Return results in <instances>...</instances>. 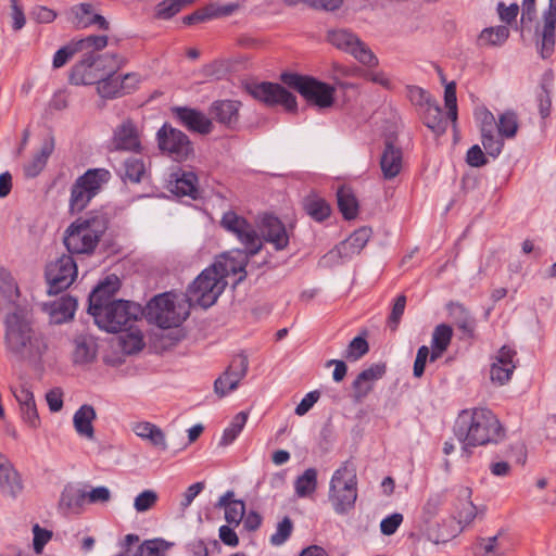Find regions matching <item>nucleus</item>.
Instances as JSON below:
<instances>
[{
    "instance_id": "58",
    "label": "nucleus",
    "mask_w": 556,
    "mask_h": 556,
    "mask_svg": "<svg viewBox=\"0 0 556 556\" xmlns=\"http://www.w3.org/2000/svg\"><path fill=\"white\" fill-rule=\"evenodd\" d=\"M159 500V495L153 490H144L139 493L134 501V508L137 513H144L153 508Z\"/></svg>"
},
{
    "instance_id": "2",
    "label": "nucleus",
    "mask_w": 556,
    "mask_h": 556,
    "mask_svg": "<svg viewBox=\"0 0 556 556\" xmlns=\"http://www.w3.org/2000/svg\"><path fill=\"white\" fill-rule=\"evenodd\" d=\"M454 434L465 446L497 443L505 435L497 417L483 407L462 410L454 424Z\"/></svg>"
},
{
    "instance_id": "30",
    "label": "nucleus",
    "mask_w": 556,
    "mask_h": 556,
    "mask_svg": "<svg viewBox=\"0 0 556 556\" xmlns=\"http://www.w3.org/2000/svg\"><path fill=\"white\" fill-rule=\"evenodd\" d=\"M240 103L232 100H219L212 103L210 115L216 122L232 128L239 121Z\"/></svg>"
},
{
    "instance_id": "27",
    "label": "nucleus",
    "mask_w": 556,
    "mask_h": 556,
    "mask_svg": "<svg viewBox=\"0 0 556 556\" xmlns=\"http://www.w3.org/2000/svg\"><path fill=\"white\" fill-rule=\"evenodd\" d=\"M371 236V229L362 227L355 230L346 240L336 247L334 250L330 251L329 256L339 255L343 257L358 254L367 244Z\"/></svg>"
},
{
    "instance_id": "7",
    "label": "nucleus",
    "mask_w": 556,
    "mask_h": 556,
    "mask_svg": "<svg viewBox=\"0 0 556 556\" xmlns=\"http://www.w3.org/2000/svg\"><path fill=\"white\" fill-rule=\"evenodd\" d=\"M142 315L141 306L135 302L117 300L93 313L96 324L108 332H118L131 326Z\"/></svg>"
},
{
    "instance_id": "26",
    "label": "nucleus",
    "mask_w": 556,
    "mask_h": 556,
    "mask_svg": "<svg viewBox=\"0 0 556 556\" xmlns=\"http://www.w3.org/2000/svg\"><path fill=\"white\" fill-rule=\"evenodd\" d=\"M544 25L541 33V55L548 58L555 47V28H556V0H549L548 9L543 15Z\"/></svg>"
},
{
    "instance_id": "9",
    "label": "nucleus",
    "mask_w": 556,
    "mask_h": 556,
    "mask_svg": "<svg viewBox=\"0 0 556 556\" xmlns=\"http://www.w3.org/2000/svg\"><path fill=\"white\" fill-rule=\"evenodd\" d=\"M189 315L184 303H176L172 293L154 296L147 306V317L160 328L178 327Z\"/></svg>"
},
{
    "instance_id": "18",
    "label": "nucleus",
    "mask_w": 556,
    "mask_h": 556,
    "mask_svg": "<svg viewBox=\"0 0 556 556\" xmlns=\"http://www.w3.org/2000/svg\"><path fill=\"white\" fill-rule=\"evenodd\" d=\"M112 149L115 151L140 152L141 131L131 119H125L117 125L111 139Z\"/></svg>"
},
{
    "instance_id": "64",
    "label": "nucleus",
    "mask_w": 556,
    "mask_h": 556,
    "mask_svg": "<svg viewBox=\"0 0 556 556\" xmlns=\"http://www.w3.org/2000/svg\"><path fill=\"white\" fill-rule=\"evenodd\" d=\"M112 494L106 486H97L86 492V501L90 504H104L111 501Z\"/></svg>"
},
{
    "instance_id": "11",
    "label": "nucleus",
    "mask_w": 556,
    "mask_h": 556,
    "mask_svg": "<svg viewBox=\"0 0 556 556\" xmlns=\"http://www.w3.org/2000/svg\"><path fill=\"white\" fill-rule=\"evenodd\" d=\"M48 294H58L66 290L77 277V265L72 255L62 254L46 266Z\"/></svg>"
},
{
    "instance_id": "37",
    "label": "nucleus",
    "mask_w": 556,
    "mask_h": 556,
    "mask_svg": "<svg viewBox=\"0 0 556 556\" xmlns=\"http://www.w3.org/2000/svg\"><path fill=\"white\" fill-rule=\"evenodd\" d=\"M403 157L399 148L388 143L380 159V167L386 179H393L402 170Z\"/></svg>"
},
{
    "instance_id": "40",
    "label": "nucleus",
    "mask_w": 556,
    "mask_h": 556,
    "mask_svg": "<svg viewBox=\"0 0 556 556\" xmlns=\"http://www.w3.org/2000/svg\"><path fill=\"white\" fill-rule=\"evenodd\" d=\"M338 207L345 219H354L358 214V201L352 191L341 187L337 192Z\"/></svg>"
},
{
    "instance_id": "5",
    "label": "nucleus",
    "mask_w": 556,
    "mask_h": 556,
    "mask_svg": "<svg viewBox=\"0 0 556 556\" xmlns=\"http://www.w3.org/2000/svg\"><path fill=\"white\" fill-rule=\"evenodd\" d=\"M328 500L339 515H345L354 508L357 500V476L356 467L352 462H343L333 472L329 483Z\"/></svg>"
},
{
    "instance_id": "52",
    "label": "nucleus",
    "mask_w": 556,
    "mask_h": 556,
    "mask_svg": "<svg viewBox=\"0 0 556 556\" xmlns=\"http://www.w3.org/2000/svg\"><path fill=\"white\" fill-rule=\"evenodd\" d=\"M54 148L55 139L54 136L49 131L42 138L39 151L37 152V174L45 168L48 159L54 151Z\"/></svg>"
},
{
    "instance_id": "63",
    "label": "nucleus",
    "mask_w": 556,
    "mask_h": 556,
    "mask_svg": "<svg viewBox=\"0 0 556 556\" xmlns=\"http://www.w3.org/2000/svg\"><path fill=\"white\" fill-rule=\"evenodd\" d=\"M475 116L479 122L481 134H490V131L494 130L495 117L488 109L480 108L476 110Z\"/></svg>"
},
{
    "instance_id": "61",
    "label": "nucleus",
    "mask_w": 556,
    "mask_h": 556,
    "mask_svg": "<svg viewBox=\"0 0 556 556\" xmlns=\"http://www.w3.org/2000/svg\"><path fill=\"white\" fill-rule=\"evenodd\" d=\"M444 101L447 108V117L452 122L457 119V99H456V84L454 81L447 84L444 90Z\"/></svg>"
},
{
    "instance_id": "35",
    "label": "nucleus",
    "mask_w": 556,
    "mask_h": 556,
    "mask_svg": "<svg viewBox=\"0 0 556 556\" xmlns=\"http://www.w3.org/2000/svg\"><path fill=\"white\" fill-rule=\"evenodd\" d=\"M73 362L76 365H85L94 361L97 344L91 336L79 334L73 341Z\"/></svg>"
},
{
    "instance_id": "19",
    "label": "nucleus",
    "mask_w": 556,
    "mask_h": 556,
    "mask_svg": "<svg viewBox=\"0 0 556 556\" xmlns=\"http://www.w3.org/2000/svg\"><path fill=\"white\" fill-rule=\"evenodd\" d=\"M12 393L18 403L23 420L33 426L35 424V400L31 378L21 376L12 387Z\"/></svg>"
},
{
    "instance_id": "44",
    "label": "nucleus",
    "mask_w": 556,
    "mask_h": 556,
    "mask_svg": "<svg viewBox=\"0 0 556 556\" xmlns=\"http://www.w3.org/2000/svg\"><path fill=\"white\" fill-rule=\"evenodd\" d=\"M118 342L122 351L126 354L137 353L144 346L141 331L132 329L131 326H129V329L119 336Z\"/></svg>"
},
{
    "instance_id": "34",
    "label": "nucleus",
    "mask_w": 556,
    "mask_h": 556,
    "mask_svg": "<svg viewBox=\"0 0 556 556\" xmlns=\"http://www.w3.org/2000/svg\"><path fill=\"white\" fill-rule=\"evenodd\" d=\"M74 15L73 23L78 29L97 25L100 29H108V21L100 14L93 12L90 3H80L72 9Z\"/></svg>"
},
{
    "instance_id": "12",
    "label": "nucleus",
    "mask_w": 556,
    "mask_h": 556,
    "mask_svg": "<svg viewBox=\"0 0 556 556\" xmlns=\"http://www.w3.org/2000/svg\"><path fill=\"white\" fill-rule=\"evenodd\" d=\"M160 150L176 162H182L193 155V146L188 136L167 124L157 131Z\"/></svg>"
},
{
    "instance_id": "28",
    "label": "nucleus",
    "mask_w": 556,
    "mask_h": 556,
    "mask_svg": "<svg viewBox=\"0 0 556 556\" xmlns=\"http://www.w3.org/2000/svg\"><path fill=\"white\" fill-rule=\"evenodd\" d=\"M174 112L180 123L189 130L199 134H210L212 131V121L202 112L188 108H176Z\"/></svg>"
},
{
    "instance_id": "10",
    "label": "nucleus",
    "mask_w": 556,
    "mask_h": 556,
    "mask_svg": "<svg viewBox=\"0 0 556 556\" xmlns=\"http://www.w3.org/2000/svg\"><path fill=\"white\" fill-rule=\"evenodd\" d=\"M111 178L105 168L88 169L78 177L71 190L70 207L72 212L79 213L85 210L93 197L98 194L104 184Z\"/></svg>"
},
{
    "instance_id": "56",
    "label": "nucleus",
    "mask_w": 556,
    "mask_h": 556,
    "mask_svg": "<svg viewBox=\"0 0 556 556\" xmlns=\"http://www.w3.org/2000/svg\"><path fill=\"white\" fill-rule=\"evenodd\" d=\"M241 380L242 379H236L235 376L228 374L226 369L224 374L215 380L214 390L218 396H225L230 391L236 390Z\"/></svg>"
},
{
    "instance_id": "50",
    "label": "nucleus",
    "mask_w": 556,
    "mask_h": 556,
    "mask_svg": "<svg viewBox=\"0 0 556 556\" xmlns=\"http://www.w3.org/2000/svg\"><path fill=\"white\" fill-rule=\"evenodd\" d=\"M498 535L490 538H479L473 545L475 556H503L498 548Z\"/></svg>"
},
{
    "instance_id": "41",
    "label": "nucleus",
    "mask_w": 556,
    "mask_h": 556,
    "mask_svg": "<svg viewBox=\"0 0 556 556\" xmlns=\"http://www.w3.org/2000/svg\"><path fill=\"white\" fill-rule=\"evenodd\" d=\"M444 494L440 492L431 493L426 498L420 510V521L428 526L439 515L441 507L444 504Z\"/></svg>"
},
{
    "instance_id": "31",
    "label": "nucleus",
    "mask_w": 556,
    "mask_h": 556,
    "mask_svg": "<svg viewBox=\"0 0 556 556\" xmlns=\"http://www.w3.org/2000/svg\"><path fill=\"white\" fill-rule=\"evenodd\" d=\"M85 502L86 491L75 484L68 483L61 493L59 509L65 515L79 514L83 510Z\"/></svg>"
},
{
    "instance_id": "38",
    "label": "nucleus",
    "mask_w": 556,
    "mask_h": 556,
    "mask_svg": "<svg viewBox=\"0 0 556 556\" xmlns=\"http://www.w3.org/2000/svg\"><path fill=\"white\" fill-rule=\"evenodd\" d=\"M132 431L137 437L142 440L149 441L153 446L165 451L167 443L165 434L160 427L148 421L136 422L132 426Z\"/></svg>"
},
{
    "instance_id": "51",
    "label": "nucleus",
    "mask_w": 556,
    "mask_h": 556,
    "mask_svg": "<svg viewBox=\"0 0 556 556\" xmlns=\"http://www.w3.org/2000/svg\"><path fill=\"white\" fill-rule=\"evenodd\" d=\"M144 173L146 165L142 159L131 156L124 161V178L130 180L131 182H139Z\"/></svg>"
},
{
    "instance_id": "46",
    "label": "nucleus",
    "mask_w": 556,
    "mask_h": 556,
    "mask_svg": "<svg viewBox=\"0 0 556 556\" xmlns=\"http://www.w3.org/2000/svg\"><path fill=\"white\" fill-rule=\"evenodd\" d=\"M304 208L317 222H323L329 217L331 212L329 204L316 195H309L304 200Z\"/></svg>"
},
{
    "instance_id": "17",
    "label": "nucleus",
    "mask_w": 556,
    "mask_h": 556,
    "mask_svg": "<svg viewBox=\"0 0 556 556\" xmlns=\"http://www.w3.org/2000/svg\"><path fill=\"white\" fill-rule=\"evenodd\" d=\"M108 46V36L91 35L79 39H73L60 48L53 56L52 65L54 68L64 66L76 53L85 50H102Z\"/></svg>"
},
{
    "instance_id": "55",
    "label": "nucleus",
    "mask_w": 556,
    "mask_h": 556,
    "mask_svg": "<svg viewBox=\"0 0 556 556\" xmlns=\"http://www.w3.org/2000/svg\"><path fill=\"white\" fill-rule=\"evenodd\" d=\"M453 337V329L446 324L438 325L432 333L431 346L446 351Z\"/></svg>"
},
{
    "instance_id": "1",
    "label": "nucleus",
    "mask_w": 556,
    "mask_h": 556,
    "mask_svg": "<svg viewBox=\"0 0 556 556\" xmlns=\"http://www.w3.org/2000/svg\"><path fill=\"white\" fill-rule=\"evenodd\" d=\"M0 294L13 307L5 316V344L18 362L31 361L35 352V330L33 307L23 304L20 289L8 273H0Z\"/></svg>"
},
{
    "instance_id": "23",
    "label": "nucleus",
    "mask_w": 556,
    "mask_h": 556,
    "mask_svg": "<svg viewBox=\"0 0 556 556\" xmlns=\"http://www.w3.org/2000/svg\"><path fill=\"white\" fill-rule=\"evenodd\" d=\"M261 232L266 242L271 243L277 251L285 250L289 244V232L280 219L265 215L261 220Z\"/></svg>"
},
{
    "instance_id": "8",
    "label": "nucleus",
    "mask_w": 556,
    "mask_h": 556,
    "mask_svg": "<svg viewBox=\"0 0 556 556\" xmlns=\"http://www.w3.org/2000/svg\"><path fill=\"white\" fill-rule=\"evenodd\" d=\"M281 81L319 109H327L333 104L336 90L326 83L295 73L281 74Z\"/></svg>"
},
{
    "instance_id": "13",
    "label": "nucleus",
    "mask_w": 556,
    "mask_h": 556,
    "mask_svg": "<svg viewBox=\"0 0 556 556\" xmlns=\"http://www.w3.org/2000/svg\"><path fill=\"white\" fill-rule=\"evenodd\" d=\"M220 225L225 230L237 237L250 255H255L262 249V241L255 228L236 212L228 211L224 213Z\"/></svg>"
},
{
    "instance_id": "57",
    "label": "nucleus",
    "mask_w": 556,
    "mask_h": 556,
    "mask_svg": "<svg viewBox=\"0 0 556 556\" xmlns=\"http://www.w3.org/2000/svg\"><path fill=\"white\" fill-rule=\"evenodd\" d=\"M406 96L413 105L421 109H425L434 101V99L425 89L418 86H407Z\"/></svg>"
},
{
    "instance_id": "32",
    "label": "nucleus",
    "mask_w": 556,
    "mask_h": 556,
    "mask_svg": "<svg viewBox=\"0 0 556 556\" xmlns=\"http://www.w3.org/2000/svg\"><path fill=\"white\" fill-rule=\"evenodd\" d=\"M249 252L237 251L235 257L225 256L222 260L215 262L212 267L216 268V271L220 274L222 278L226 280L229 275L241 274L238 281H241L245 277L244 268L248 265Z\"/></svg>"
},
{
    "instance_id": "16",
    "label": "nucleus",
    "mask_w": 556,
    "mask_h": 556,
    "mask_svg": "<svg viewBox=\"0 0 556 556\" xmlns=\"http://www.w3.org/2000/svg\"><path fill=\"white\" fill-rule=\"evenodd\" d=\"M472 491L470 488L463 486L458 491L459 504L456 509L455 519L458 523V529L448 535L439 534L433 542L435 544L445 543L450 539L457 536L462 531L469 527L479 514H483L484 507L478 508L471 501Z\"/></svg>"
},
{
    "instance_id": "4",
    "label": "nucleus",
    "mask_w": 556,
    "mask_h": 556,
    "mask_svg": "<svg viewBox=\"0 0 556 556\" xmlns=\"http://www.w3.org/2000/svg\"><path fill=\"white\" fill-rule=\"evenodd\" d=\"M99 50L84 51L83 58L72 67L70 81L73 85L98 84L109 74L116 73L122 66V59L117 54H98Z\"/></svg>"
},
{
    "instance_id": "14",
    "label": "nucleus",
    "mask_w": 556,
    "mask_h": 556,
    "mask_svg": "<svg viewBox=\"0 0 556 556\" xmlns=\"http://www.w3.org/2000/svg\"><path fill=\"white\" fill-rule=\"evenodd\" d=\"M248 92L256 100L273 106L280 104L288 112L296 110L295 97L286 90L281 85L274 83H257L247 86Z\"/></svg>"
},
{
    "instance_id": "47",
    "label": "nucleus",
    "mask_w": 556,
    "mask_h": 556,
    "mask_svg": "<svg viewBox=\"0 0 556 556\" xmlns=\"http://www.w3.org/2000/svg\"><path fill=\"white\" fill-rule=\"evenodd\" d=\"M509 36V29L506 26L489 27L481 31L479 42L481 46H501Z\"/></svg>"
},
{
    "instance_id": "48",
    "label": "nucleus",
    "mask_w": 556,
    "mask_h": 556,
    "mask_svg": "<svg viewBox=\"0 0 556 556\" xmlns=\"http://www.w3.org/2000/svg\"><path fill=\"white\" fill-rule=\"evenodd\" d=\"M248 420V413L240 412L231 420L230 425L224 430L220 439V445H229L240 434Z\"/></svg>"
},
{
    "instance_id": "21",
    "label": "nucleus",
    "mask_w": 556,
    "mask_h": 556,
    "mask_svg": "<svg viewBox=\"0 0 556 556\" xmlns=\"http://www.w3.org/2000/svg\"><path fill=\"white\" fill-rule=\"evenodd\" d=\"M386 371L384 363L372 364L361 371L352 383L354 400L361 402L365 399L372 391L375 382L381 379Z\"/></svg>"
},
{
    "instance_id": "25",
    "label": "nucleus",
    "mask_w": 556,
    "mask_h": 556,
    "mask_svg": "<svg viewBox=\"0 0 556 556\" xmlns=\"http://www.w3.org/2000/svg\"><path fill=\"white\" fill-rule=\"evenodd\" d=\"M23 490V483L18 472L11 462L0 454V491L3 495L16 497Z\"/></svg>"
},
{
    "instance_id": "60",
    "label": "nucleus",
    "mask_w": 556,
    "mask_h": 556,
    "mask_svg": "<svg viewBox=\"0 0 556 556\" xmlns=\"http://www.w3.org/2000/svg\"><path fill=\"white\" fill-rule=\"evenodd\" d=\"M293 529L292 521L289 517H285L277 526V530L270 536V543L273 545L279 546L283 544L288 538L291 535Z\"/></svg>"
},
{
    "instance_id": "49",
    "label": "nucleus",
    "mask_w": 556,
    "mask_h": 556,
    "mask_svg": "<svg viewBox=\"0 0 556 556\" xmlns=\"http://www.w3.org/2000/svg\"><path fill=\"white\" fill-rule=\"evenodd\" d=\"M496 126L501 137L507 139L514 138L519 128L517 114L513 111L504 112L500 115Z\"/></svg>"
},
{
    "instance_id": "29",
    "label": "nucleus",
    "mask_w": 556,
    "mask_h": 556,
    "mask_svg": "<svg viewBox=\"0 0 556 556\" xmlns=\"http://www.w3.org/2000/svg\"><path fill=\"white\" fill-rule=\"evenodd\" d=\"M97 418L92 405L84 404L74 414L73 426L77 434L88 441L96 439L93 421Z\"/></svg>"
},
{
    "instance_id": "62",
    "label": "nucleus",
    "mask_w": 556,
    "mask_h": 556,
    "mask_svg": "<svg viewBox=\"0 0 556 556\" xmlns=\"http://www.w3.org/2000/svg\"><path fill=\"white\" fill-rule=\"evenodd\" d=\"M249 359L243 353L236 355L229 366L227 367L228 374L235 376L236 379H243L248 372Z\"/></svg>"
},
{
    "instance_id": "22",
    "label": "nucleus",
    "mask_w": 556,
    "mask_h": 556,
    "mask_svg": "<svg viewBox=\"0 0 556 556\" xmlns=\"http://www.w3.org/2000/svg\"><path fill=\"white\" fill-rule=\"evenodd\" d=\"M119 289V279L115 275L108 276L93 289L89 296L88 312L93 315L115 301L113 298Z\"/></svg>"
},
{
    "instance_id": "45",
    "label": "nucleus",
    "mask_w": 556,
    "mask_h": 556,
    "mask_svg": "<svg viewBox=\"0 0 556 556\" xmlns=\"http://www.w3.org/2000/svg\"><path fill=\"white\" fill-rule=\"evenodd\" d=\"M317 488V471L315 468H307L294 482L295 493L299 497H306L314 493Z\"/></svg>"
},
{
    "instance_id": "42",
    "label": "nucleus",
    "mask_w": 556,
    "mask_h": 556,
    "mask_svg": "<svg viewBox=\"0 0 556 556\" xmlns=\"http://www.w3.org/2000/svg\"><path fill=\"white\" fill-rule=\"evenodd\" d=\"M425 125L433 132L441 135L446 129V121L443 117L442 110L435 100L424 109Z\"/></svg>"
},
{
    "instance_id": "24",
    "label": "nucleus",
    "mask_w": 556,
    "mask_h": 556,
    "mask_svg": "<svg viewBox=\"0 0 556 556\" xmlns=\"http://www.w3.org/2000/svg\"><path fill=\"white\" fill-rule=\"evenodd\" d=\"M77 301L72 296H62L51 303L42 304V311L48 314L50 324H63L74 317Z\"/></svg>"
},
{
    "instance_id": "36",
    "label": "nucleus",
    "mask_w": 556,
    "mask_h": 556,
    "mask_svg": "<svg viewBox=\"0 0 556 556\" xmlns=\"http://www.w3.org/2000/svg\"><path fill=\"white\" fill-rule=\"evenodd\" d=\"M174 179L169 181V191L178 197L197 198L198 177L192 172H181L173 175Z\"/></svg>"
},
{
    "instance_id": "59",
    "label": "nucleus",
    "mask_w": 556,
    "mask_h": 556,
    "mask_svg": "<svg viewBox=\"0 0 556 556\" xmlns=\"http://www.w3.org/2000/svg\"><path fill=\"white\" fill-rule=\"evenodd\" d=\"M481 142L486 153L492 157L498 156L504 147L503 137L495 136L494 130L490 134H481Z\"/></svg>"
},
{
    "instance_id": "39",
    "label": "nucleus",
    "mask_w": 556,
    "mask_h": 556,
    "mask_svg": "<svg viewBox=\"0 0 556 556\" xmlns=\"http://www.w3.org/2000/svg\"><path fill=\"white\" fill-rule=\"evenodd\" d=\"M447 309L458 329L471 337L475 331V319L469 311L460 303H450Z\"/></svg>"
},
{
    "instance_id": "20",
    "label": "nucleus",
    "mask_w": 556,
    "mask_h": 556,
    "mask_svg": "<svg viewBox=\"0 0 556 556\" xmlns=\"http://www.w3.org/2000/svg\"><path fill=\"white\" fill-rule=\"evenodd\" d=\"M515 356L516 352L506 345L498 350L490 368V378L492 382L503 386L510 380L516 368V364L514 362Z\"/></svg>"
},
{
    "instance_id": "54",
    "label": "nucleus",
    "mask_w": 556,
    "mask_h": 556,
    "mask_svg": "<svg viewBox=\"0 0 556 556\" xmlns=\"http://www.w3.org/2000/svg\"><path fill=\"white\" fill-rule=\"evenodd\" d=\"M369 351L368 342L365 338L358 336L355 337L348 345L343 353V357L348 361H358Z\"/></svg>"
},
{
    "instance_id": "43",
    "label": "nucleus",
    "mask_w": 556,
    "mask_h": 556,
    "mask_svg": "<svg viewBox=\"0 0 556 556\" xmlns=\"http://www.w3.org/2000/svg\"><path fill=\"white\" fill-rule=\"evenodd\" d=\"M97 91L102 98L112 99L124 96L123 84L121 77L115 73L109 74L97 84Z\"/></svg>"
},
{
    "instance_id": "15",
    "label": "nucleus",
    "mask_w": 556,
    "mask_h": 556,
    "mask_svg": "<svg viewBox=\"0 0 556 556\" xmlns=\"http://www.w3.org/2000/svg\"><path fill=\"white\" fill-rule=\"evenodd\" d=\"M328 39L333 46L351 53L364 65L376 66L378 64L376 55L354 34L345 29L332 30L328 33Z\"/></svg>"
},
{
    "instance_id": "33",
    "label": "nucleus",
    "mask_w": 556,
    "mask_h": 556,
    "mask_svg": "<svg viewBox=\"0 0 556 556\" xmlns=\"http://www.w3.org/2000/svg\"><path fill=\"white\" fill-rule=\"evenodd\" d=\"M233 497L235 492L227 491L219 497L216 507L225 510V519L228 525L238 527L244 518L245 504L243 501L235 500Z\"/></svg>"
},
{
    "instance_id": "6",
    "label": "nucleus",
    "mask_w": 556,
    "mask_h": 556,
    "mask_svg": "<svg viewBox=\"0 0 556 556\" xmlns=\"http://www.w3.org/2000/svg\"><path fill=\"white\" fill-rule=\"evenodd\" d=\"M226 286L227 280L222 278L215 267L205 268L187 290L186 296L189 305H198L202 308L211 307L216 303Z\"/></svg>"
},
{
    "instance_id": "53",
    "label": "nucleus",
    "mask_w": 556,
    "mask_h": 556,
    "mask_svg": "<svg viewBox=\"0 0 556 556\" xmlns=\"http://www.w3.org/2000/svg\"><path fill=\"white\" fill-rule=\"evenodd\" d=\"M195 0H164L156 7V15L161 18L167 20L177 14L185 5L194 2Z\"/></svg>"
},
{
    "instance_id": "3",
    "label": "nucleus",
    "mask_w": 556,
    "mask_h": 556,
    "mask_svg": "<svg viewBox=\"0 0 556 556\" xmlns=\"http://www.w3.org/2000/svg\"><path fill=\"white\" fill-rule=\"evenodd\" d=\"M108 229L104 214L80 217L72 223L64 235V244L71 254H91Z\"/></svg>"
}]
</instances>
